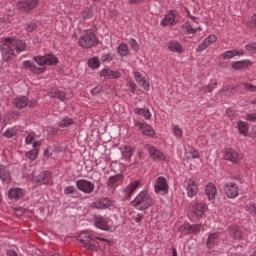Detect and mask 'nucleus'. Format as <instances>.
Here are the masks:
<instances>
[{"mask_svg":"<svg viewBox=\"0 0 256 256\" xmlns=\"http://www.w3.org/2000/svg\"><path fill=\"white\" fill-rule=\"evenodd\" d=\"M93 16V10H91V8H84V10L82 11V18H84V20H87L88 18H92Z\"/></svg>","mask_w":256,"mask_h":256,"instance_id":"nucleus-41","label":"nucleus"},{"mask_svg":"<svg viewBox=\"0 0 256 256\" xmlns=\"http://www.w3.org/2000/svg\"><path fill=\"white\" fill-rule=\"evenodd\" d=\"M207 48L208 46H210V44H214V42L217 41V36L215 34H210L209 36H207Z\"/></svg>","mask_w":256,"mask_h":256,"instance_id":"nucleus-48","label":"nucleus"},{"mask_svg":"<svg viewBox=\"0 0 256 256\" xmlns=\"http://www.w3.org/2000/svg\"><path fill=\"white\" fill-rule=\"evenodd\" d=\"M245 48L246 50L256 52V42H252L251 44H246Z\"/></svg>","mask_w":256,"mask_h":256,"instance_id":"nucleus-54","label":"nucleus"},{"mask_svg":"<svg viewBox=\"0 0 256 256\" xmlns=\"http://www.w3.org/2000/svg\"><path fill=\"white\" fill-rule=\"evenodd\" d=\"M134 112L136 114H140V115L144 116V118H147V119L151 118V116H152V114H151V112L148 108H139V107H137V108L134 109Z\"/></svg>","mask_w":256,"mask_h":256,"instance_id":"nucleus-35","label":"nucleus"},{"mask_svg":"<svg viewBox=\"0 0 256 256\" xmlns=\"http://www.w3.org/2000/svg\"><path fill=\"white\" fill-rule=\"evenodd\" d=\"M229 233H230L231 237L235 240L240 241L242 239L243 233H242L240 227H237V226L230 227Z\"/></svg>","mask_w":256,"mask_h":256,"instance_id":"nucleus-25","label":"nucleus"},{"mask_svg":"<svg viewBox=\"0 0 256 256\" xmlns=\"http://www.w3.org/2000/svg\"><path fill=\"white\" fill-rule=\"evenodd\" d=\"M186 191L188 197H195V195H197L199 188L197 186V182H195L193 178L186 180Z\"/></svg>","mask_w":256,"mask_h":256,"instance_id":"nucleus-14","label":"nucleus"},{"mask_svg":"<svg viewBox=\"0 0 256 256\" xmlns=\"http://www.w3.org/2000/svg\"><path fill=\"white\" fill-rule=\"evenodd\" d=\"M249 26L251 28H256V14H253L251 20H249Z\"/></svg>","mask_w":256,"mask_h":256,"instance_id":"nucleus-56","label":"nucleus"},{"mask_svg":"<svg viewBox=\"0 0 256 256\" xmlns=\"http://www.w3.org/2000/svg\"><path fill=\"white\" fill-rule=\"evenodd\" d=\"M114 59V56L111 54H104L102 56V62H111Z\"/></svg>","mask_w":256,"mask_h":256,"instance_id":"nucleus-53","label":"nucleus"},{"mask_svg":"<svg viewBox=\"0 0 256 256\" xmlns=\"http://www.w3.org/2000/svg\"><path fill=\"white\" fill-rule=\"evenodd\" d=\"M103 90V86H95L94 88H92L91 92L94 95L100 94V92H102Z\"/></svg>","mask_w":256,"mask_h":256,"instance_id":"nucleus-55","label":"nucleus"},{"mask_svg":"<svg viewBox=\"0 0 256 256\" xmlns=\"http://www.w3.org/2000/svg\"><path fill=\"white\" fill-rule=\"evenodd\" d=\"M111 205H113V200H110V198H107V196H102L101 198H98L92 202V207L94 209H109Z\"/></svg>","mask_w":256,"mask_h":256,"instance_id":"nucleus-9","label":"nucleus"},{"mask_svg":"<svg viewBox=\"0 0 256 256\" xmlns=\"http://www.w3.org/2000/svg\"><path fill=\"white\" fill-rule=\"evenodd\" d=\"M182 28L186 34H196L197 32L196 28H193L191 22L189 21L182 24Z\"/></svg>","mask_w":256,"mask_h":256,"instance_id":"nucleus-36","label":"nucleus"},{"mask_svg":"<svg viewBox=\"0 0 256 256\" xmlns=\"http://www.w3.org/2000/svg\"><path fill=\"white\" fill-rule=\"evenodd\" d=\"M99 40L92 30H87L83 36H80V40L78 44L82 46V48H92V46H96Z\"/></svg>","mask_w":256,"mask_h":256,"instance_id":"nucleus-4","label":"nucleus"},{"mask_svg":"<svg viewBox=\"0 0 256 256\" xmlns=\"http://www.w3.org/2000/svg\"><path fill=\"white\" fill-rule=\"evenodd\" d=\"M144 122H140V120H138L137 122H135V126L139 129V130H141L142 129V132H143V134H144Z\"/></svg>","mask_w":256,"mask_h":256,"instance_id":"nucleus-58","label":"nucleus"},{"mask_svg":"<svg viewBox=\"0 0 256 256\" xmlns=\"http://www.w3.org/2000/svg\"><path fill=\"white\" fill-rule=\"evenodd\" d=\"M73 122H74L73 118H69V116H65L64 118L59 120L58 126H60L61 128H66L68 126H71Z\"/></svg>","mask_w":256,"mask_h":256,"instance_id":"nucleus-34","label":"nucleus"},{"mask_svg":"<svg viewBox=\"0 0 256 256\" xmlns=\"http://www.w3.org/2000/svg\"><path fill=\"white\" fill-rule=\"evenodd\" d=\"M134 152H135V148L133 146L125 145L122 149V156L127 160H131Z\"/></svg>","mask_w":256,"mask_h":256,"instance_id":"nucleus-29","label":"nucleus"},{"mask_svg":"<svg viewBox=\"0 0 256 256\" xmlns=\"http://www.w3.org/2000/svg\"><path fill=\"white\" fill-rule=\"evenodd\" d=\"M50 179V172H40V174L34 176V183H36V185H48Z\"/></svg>","mask_w":256,"mask_h":256,"instance_id":"nucleus-15","label":"nucleus"},{"mask_svg":"<svg viewBox=\"0 0 256 256\" xmlns=\"http://www.w3.org/2000/svg\"><path fill=\"white\" fill-rule=\"evenodd\" d=\"M17 132L14 130V128H8L4 132V136H7V138H13V136H16Z\"/></svg>","mask_w":256,"mask_h":256,"instance_id":"nucleus-46","label":"nucleus"},{"mask_svg":"<svg viewBox=\"0 0 256 256\" xmlns=\"http://www.w3.org/2000/svg\"><path fill=\"white\" fill-rule=\"evenodd\" d=\"M75 193H78V190L77 188H75V186H65L64 188L65 195H75Z\"/></svg>","mask_w":256,"mask_h":256,"instance_id":"nucleus-39","label":"nucleus"},{"mask_svg":"<svg viewBox=\"0 0 256 256\" xmlns=\"http://www.w3.org/2000/svg\"><path fill=\"white\" fill-rule=\"evenodd\" d=\"M135 80L141 85V72H134Z\"/></svg>","mask_w":256,"mask_h":256,"instance_id":"nucleus-59","label":"nucleus"},{"mask_svg":"<svg viewBox=\"0 0 256 256\" xmlns=\"http://www.w3.org/2000/svg\"><path fill=\"white\" fill-rule=\"evenodd\" d=\"M87 64L90 68L96 69L99 68L101 62L97 56H94L93 58L88 59Z\"/></svg>","mask_w":256,"mask_h":256,"instance_id":"nucleus-37","label":"nucleus"},{"mask_svg":"<svg viewBox=\"0 0 256 256\" xmlns=\"http://www.w3.org/2000/svg\"><path fill=\"white\" fill-rule=\"evenodd\" d=\"M131 205L139 211H147V209L153 207L154 200L147 190H141V192L135 196L134 200H131Z\"/></svg>","mask_w":256,"mask_h":256,"instance_id":"nucleus-3","label":"nucleus"},{"mask_svg":"<svg viewBox=\"0 0 256 256\" xmlns=\"http://www.w3.org/2000/svg\"><path fill=\"white\" fill-rule=\"evenodd\" d=\"M246 120H251V122H254L256 120V113L246 114Z\"/></svg>","mask_w":256,"mask_h":256,"instance_id":"nucleus-60","label":"nucleus"},{"mask_svg":"<svg viewBox=\"0 0 256 256\" xmlns=\"http://www.w3.org/2000/svg\"><path fill=\"white\" fill-rule=\"evenodd\" d=\"M76 187L79 191L82 193H85L86 195H91L95 189L94 182H91V180H86V178H80L79 180H76Z\"/></svg>","mask_w":256,"mask_h":256,"instance_id":"nucleus-5","label":"nucleus"},{"mask_svg":"<svg viewBox=\"0 0 256 256\" xmlns=\"http://www.w3.org/2000/svg\"><path fill=\"white\" fill-rule=\"evenodd\" d=\"M237 128L239 130V134H243L244 136L248 135V132H249L248 122H244L243 120H238Z\"/></svg>","mask_w":256,"mask_h":256,"instance_id":"nucleus-27","label":"nucleus"},{"mask_svg":"<svg viewBox=\"0 0 256 256\" xmlns=\"http://www.w3.org/2000/svg\"><path fill=\"white\" fill-rule=\"evenodd\" d=\"M100 76H104V78L115 79L120 78L121 72H119V70H111V68H103L100 71Z\"/></svg>","mask_w":256,"mask_h":256,"instance_id":"nucleus-18","label":"nucleus"},{"mask_svg":"<svg viewBox=\"0 0 256 256\" xmlns=\"http://www.w3.org/2000/svg\"><path fill=\"white\" fill-rule=\"evenodd\" d=\"M140 86H142L143 88H145V90H150V82H147L146 78L142 76H140Z\"/></svg>","mask_w":256,"mask_h":256,"instance_id":"nucleus-43","label":"nucleus"},{"mask_svg":"<svg viewBox=\"0 0 256 256\" xmlns=\"http://www.w3.org/2000/svg\"><path fill=\"white\" fill-rule=\"evenodd\" d=\"M38 4H39V0H22L21 2L18 3V8L23 12H30V10H33V8H36Z\"/></svg>","mask_w":256,"mask_h":256,"instance_id":"nucleus-13","label":"nucleus"},{"mask_svg":"<svg viewBox=\"0 0 256 256\" xmlns=\"http://www.w3.org/2000/svg\"><path fill=\"white\" fill-rule=\"evenodd\" d=\"M235 50H226V52L223 53V58L228 59V58H233L235 56Z\"/></svg>","mask_w":256,"mask_h":256,"instance_id":"nucleus-50","label":"nucleus"},{"mask_svg":"<svg viewBox=\"0 0 256 256\" xmlns=\"http://www.w3.org/2000/svg\"><path fill=\"white\" fill-rule=\"evenodd\" d=\"M138 187H140L139 180H133V182H130V184L125 188V193H127L128 197H132Z\"/></svg>","mask_w":256,"mask_h":256,"instance_id":"nucleus-23","label":"nucleus"},{"mask_svg":"<svg viewBox=\"0 0 256 256\" xmlns=\"http://www.w3.org/2000/svg\"><path fill=\"white\" fill-rule=\"evenodd\" d=\"M230 86H223V88L221 89L222 92H225V94H229L230 92Z\"/></svg>","mask_w":256,"mask_h":256,"instance_id":"nucleus-64","label":"nucleus"},{"mask_svg":"<svg viewBox=\"0 0 256 256\" xmlns=\"http://www.w3.org/2000/svg\"><path fill=\"white\" fill-rule=\"evenodd\" d=\"M243 86H244L245 90H249L251 92H256V85L255 84H250L249 82H244Z\"/></svg>","mask_w":256,"mask_h":256,"instance_id":"nucleus-47","label":"nucleus"},{"mask_svg":"<svg viewBox=\"0 0 256 256\" xmlns=\"http://www.w3.org/2000/svg\"><path fill=\"white\" fill-rule=\"evenodd\" d=\"M117 52L120 56H128V54H130L128 44H125L124 42L119 44V46L117 47Z\"/></svg>","mask_w":256,"mask_h":256,"instance_id":"nucleus-32","label":"nucleus"},{"mask_svg":"<svg viewBox=\"0 0 256 256\" xmlns=\"http://www.w3.org/2000/svg\"><path fill=\"white\" fill-rule=\"evenodd\" d=\"M0 180L6 185H9L12 181L11 172L7 170V166H4V164H0Z\"/></svg>","mask_w":256,"mask_h":256,"instance_id":"nucleus-16","label":"nucleus"},{"mask_svg":"<svg viewBox=\"0 0 256 256\" xmlns=\"http://www.w3.org/2000/svg\"><path fill=\"white\" fill-rule=\"evenodd\" d=\"M173 131L176 136H183V130L177 124L173 127Z\"/></svg>","mask_w":256,"mask_h":256,"instance_id":"nucleus-51","label":"nucleus"},{"mask_svg":"<svg viewBox=\"0 0 256 256\" xmlns=\"http://www.w3.org/2000/svg\"><path fill=\"white\" fill-rule=\"evenodd\" d=\"M252 62L250 60H237L232 63V68L234 70H242V68H246L247 66H251Z\"/></svg>","mask_w":256,"mask_h":256,"instance_id":"nucleus-26","label":"nucleus"},{"mask_svg":"<svg viewBox=\"0 0 256 256\" xmlns=\"http://www.w3.org/2000/svg\"><path fill=\"white\" fill-rule=\"evenodd\" d=\"M7 256H18V253L16 251H13L12 249H9L6 251Z\"/></svg>","mask_w":256,"mask_h":256,"instance_id":"nucleus-61","label":"nucleus"},{"mask_svg":"<svg viewBox=\"0 0 256 256\" xmlns=\"http://www.w3.org/2000/svg\"><path fill=\"white\" fill-rule=\"evenodd\" d=\"M175 22V12L173 10H170L168 14L161 20L162 26H167L169 24H173Z\"/></svg>","mask_w":256,"mask_h":256,"instance_id":"nucleus-30","label":"nucleus"},{"mask_svg":"<svg viewBox=\"0 0 256 256\" xmlns=\"http://www.w3.org/2000/svg\"><path fill=\"white\" fill-rule=\"evenodd\" d=\"M190 153L192 155V158H199V156H200V152L196 148L190 150Z\"/></svg>","mask_w":256,"mask_h":256,"instance_id":"nucleus-57","label":"nucleus"},{"mask_svg":"<svg viewBox=\"0 0 256 256\" xmlns=\"http://www.w3.org/2000/svg\"><path fill=\"white\" fill-rule=\"evenodd\" d=\"M27 44L25 40H19L12 38L10 36L4 38L2 44L0 45V50L5 62H9L15 54L14 48L17 52H24L26 50Z\"/></svg>","mask_w":256,"mask_h":256,"instance_id":"nucleus-1","label":"nucleus"},{"mask_svg":"<svg viewBox=\"0 0 256 256\" xmlns=\"http://www.w3.org/2000/svg\"><path fill=\"white\" fill-rule=\"evenodd\" d=\"M143 134H145L146 136H154L155 130L150 124L144 123Z\"/></svg>","mask_w":256,"mask_h":256,"instance_id":"nucleus-38","label":"nucleus"},{"mask_svg":"<svg viewBox=\"0 0 256 256\" xmlns=\"http://www.w3.org/2000/svg\"><path fill=\"white\" fill-rule=\"evenodd\" d=\"M223 158L225 160H230L231 162H239L241 159L239 152L234 148H224L223 150Z\"/></svg>","mask_w":256,"mask_h":256,"instance_id":"nucleus-11","label":"nucleus"},{"mask_svg":"<svg viewBox=\"0 0 256 256\" xmlns=\"http://www.w3.org/2000/svg\"><path fill=\"white\" fill-rule=\"evenodd\" d=\"M36 28H37L36 22H30L29 24H27L26 30L28 32H33L34 30H36Z\"/></svg>","mask_w":256,"mask_h":256,"instance_id":"nucleus-52","label":"nucleus"},{"mask_svg":"<svg viewBox=\"0 0 256 256\" xmlns=\"http://www.w3.org/2000/svg\"><path fill=\"white\" fill-rule=\"evenodd\" d=\"M216 86H217V82H212V84L202 86L201 90L203 92H212V90H214V88H216Z\"/></svg>","mask_w":256,"mask_h":256,"instance_id":"nucleus-42","label":"nucleus"},{"mask_svg":"<svg viewBox=\"0 0 256 256\" xmlns=\"http://www.w3.org/2000/svg\"><path fill=\"white\" fill-rule=\"evenodd\" d=\"M219 237H220V233H211L207 238V247H209V249L214 247V245L218 243Z\"/></svg>","mask_w":256,"mask_h":256,"instance_id":"nucleus-28","label":"nucleus"},{"mask_svg":"<svg viewBox=\"0 0 256 256\" xmlns=\"http://www.w3.org/2000/svg\"><path fill=\"white\" fill-rule=\"evenodd\" d=\"M207 47V38H205L203 40V42H201V44H199L198 48H196L197 52H203V50H205Z\"/></svg>","mask_w":256,"mask_h":256,"instance_id":"nucleus-49","label":"nucleus"},{"mask_svg":"<svg viewBox=\"0 0 256 256\" xmlns=\"http://www.w3.org/2000/svg\"><path fill=\"white\" fill-rule=\"evenodd\" d=\"M223 191L229 199H236L239 195V186H237L236 182H225Z\"/></svg>","mask_w":256,"mask_h":256,"instance_id":"nucleus-6","label":"nucleus"},{"mask_svg":"<svg viewBox=\"0 0 256 256\" xmlns=\"http://www.w3.org/2000/svg\"><path fill=\"white\" fill-rule=\"evenodd\" d=\"M247 209L251 215L256 216V202H250L247 206Z\"/></svg>","mask_w":256,"mask_h":256,"instance_id":"nucleus-45","label":"nucleus"},{"mask_svg":"<svg viewBox=\"0 0 256 256\" xmlns=\"http://www.w3.org/2000/svg\"><path fill=\"white\" fill-rule=\"evenodd\" d=\"M202 229L201 225H189V223H185L181 227H179L180 233L182 235H190L191 233H200Z\"/></svg>","mask_w":256,"mask_h":256,"instance_id":"nucleus-12","label":"nucleus"},{"mask_svg":"<svg viewBox=\"0 0 256 256\" xmlns=\"http://www.w3.org/2000/svg\"><path fill=\"white\" fill-rule=\"evenodd\" d=\"M35 62L39 64V66H36V64H33L31 60H24L23 66L24 68H28L31 70V72H34L35 74H41L45 71V65H56L58 64L59 60L57 56H54V54H45L44 56H34Z\"/></svg>","mask_w":256,"mask_h":256,"instance_id":"nucleus-2","label":"nucleus"},{"mask_svg":"<svg viewBox=\"0 0 256 256\" xmlns=\"http://www.w3.org/2000/svg\"><path fill=\"white\" fill-rule=\"evenodd\" d=\"M123 179V174H114V176H109L107 187H114L118 181H121Z\"/></svg>","mask_w":256,"mask_h":256,"instance_id":"nucleus-31","label":"nucleus"},{"mask_svg":"<svg viewBox=\"0 0 256 256\" xmlns=\"http://www.w3.org/2000/svg\"><path fill=\"white\" fill-rule=\"evenodd\" d=\"M33 140H34V136L32 134H28V136H26L27 144H32Z\"/></svg>","mask_w":256,"mask_h":256,"instance_id":"nucleus-62","label":"nucleus"},{"mask_svg":"<svg viewBox=\"0 0 256 256\" xmlns=\"http://www.w3.org/2000/svg\"><path fill=\"white\" fill-rule=\"evenodd\" d=\"M154 189L155 193H162L163 195L169 193V184H167L165 176H158Z\"/></svg>","mask_w":256,"mask_h":256,"instance_id":"nucleus-8","label":"nucleus"},{"mask_svg":"<svg viewBox=\"0 0 256 256\" xmlns=\"http://www.w3.org/2000/svg\"><path fill=\"white\" fill-rule=\"evenodd\" d=\"M168 48L172 52H178V54L183 52V46L180 42H177V40H170V42H168Z\"/></svg>","mask_w":256,"mask_h":256,"instance_id":"nucleus-24","label":"nucleus"},{"mask_svg":"<svg viewBox=\"0 0 256 256\" xmlns=\"http://www.w3.org/2000/svg\"><path fill=\"white\" fill-rule=\"evenodd\" d=\"M146 149L149 152L150 158H152L153 160H165L166 156L164 152H162L156 146H153L152 144H147Z\"/></svg>","mask_w":256,"mask_h":256,"instance_id":"nucleus-10","label":"nucleus"},{"mask_svg":"<svg viewBox=\"0 0 256 256\" xmlns=\"http://www.w3.org/2000/svg\"><path fill=\"white\" fill-rule=\"evenodd\" d=\"M9 199H15V201H18V199H22L24 197V190L23 188H10L8 192Z\"/></svg>","mask_w":256,"mask_h":256,"instance_id":"nucleus-20","label":"nucleus"},{"mask_svg":"<svg viewBox=\"0 0 256 256\" xmlns=\"http://www.w3.org/2000/svg\"><path fill=\"white\" fill-rule=\"evenodd\" d=\"M206 207L205 202H196V204H193L192 206L193 215H195L197 218L203 217Z\"/></svg>","mask_w":256,"mask_h":256,"instance_id":"nucleus-17","label":"nucleus"},{"mask_svg":"<svg viewBox=\"0 0 256 256\" xmlns=\"http://www.w3.org/2000/svg\"><path fill=\"white\" fill-rule=\"evenodd\" d=\"M205 193L209 201H214V199H216L217 188L213 182H208V184H206Z\"/></svg>","mask_w":256,"mask_h":256,"instance_id":"nucleus-19","label":"nucleus"},{"mask_svg":"<svg viewBox=\"0 0 256 256\" xmlns=\"http://www.w3.org/2000/svg\"><path fill=\"white\" fill-rule=\"evenodd\" d=\"M78 241L86 247V249H90V251H97L98 247L96 245V239L91 237V235H87V233H82L78 237Z\"/></svg>","mask_w":256,"mask_h":256,"instance_id":"nucleus-7","label":"nucleus"},{"mask_svg":"<svg viewBox=\"0 0 256 256\" xmlns=\"http://www.w3.org/2000/svg\"><path fill=\"white\" fill-rule=\"evenodd\" d=\"M129 44H130L132 50L138 51L140 48L139 43L137 42V40L135 38H130Z\"/></svg>","mask_w":256,"mask_h":256,"instance_id":"nucleus-44","label":"nucleus"},{"mask_svg":"<svg viewBox=\"0 0 256 256\" xmlns=\"http://www.w3.org/2000/svg\"><path fill=\"white\" fill-rule=\"evenodd\" d=\"M28 102H29V100H28L27 96H17L13 100L14 106L19 109L25 108V106H27Z\"/></svg>","mask_w":256,"mask_h":256,"instance_id":"nucleus-22","label":"nucleus"},{"mask_svg":"<svg viewBox=\"0 0 256 256\" xmlns=\"http://www.w3.org/2000/svg\"><path fill=\"white\" fill-rule=\"evenodd\" d=\"M235 56H243L245 54L244 50H234Z\"/></svg>","mask_w":256,"mask_h":256,"instance_id":"nucleus-63","label":"nucleus"},{"mask_svg":"<svg viewBox=\"0 0 256 256\" xmlns=\"http://www.w3.org/2000/svg\"><path fill=\"white\" fill-rule=\"evenodd\" d=\"M49 94L51 98H58L61 101L65 100L66 98V94L63 90H51Z\"/></svg>","mask_w":256,"mask_h":256,"instance_id":"nucleus-33","label":"nucleus"},{"mask_svg":"<svg viewBox=\"0 0 256 256\" xmlns=\"http://www.w3.org/2000/svg\"><path fill=\"white\" fill-rule=\"evenodd\" d=\"M95 225L98 229L102 231H109L110 227L108 225L107 219L105 217H95Z\"/></svg>","mask_w":256,"mask_h":256,"instance_id":"nucleus-21","label":"nucleus"},{"mask_svg":"<svg viewBox=\"0 0 256 256\" xmlns=\"http://www.w3.org/2000/svg\"><path fill=\"white\" fill-rule=\"evenodd\" d=\"M26 156L27 158H31V160H35L38 156V149L33 148L32 150H28V152H26Z\"/></svg>","mask_w":256,"mask_h":256,"instance_id":"nucleus-40","label":"nucleus"}]
</instances>
